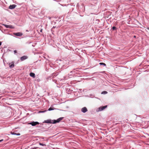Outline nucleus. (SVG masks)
<instances>
[{
  "mask_svg": "<svg viewBox=\"0 0 149 149\" xmlns=\"http://www.w3.org/2000/svg\"><path fill=\"white\" fill-rule=\"evenodd\" d=\"M134 37H136V36H134Z\"/></svg>",
  "mask_w": 149,
  "mask_h": 149,
  "instance_id": "22",
  "label": "nucleus"
},
{
  "mask_svg": "<svg viewBox=\"0 0 149 149\" xmlns=\"http://www.w3.org/2000/svg\"><path fill=\"white\" fill-rule=\"evenodd\" d=\"M116 29V27L115 26H113V27H112V29L113 30H115Z\"/></svg>",
  "mask_w": 149,
  "mask_h": 149,
  "instance_id": "16",
  "label": "nucleus"
},
{
  "mask_svg": "<svg viewBox=\"0 0 149 149\" xmlns=\"http://www.w3.org/2000/svg\"><path fill=\"white\" fill-rule=\"evenodd\" d=\"M9 67L10 68H13L15 66L14 64V63H13L11 64H9Z\"/></svg>",
  "mask_w": 149,
  "mask_h": 149,
  "instance_id": "11",
  "label": "nucleus"
},
{
  "mask_svg": "<svg viewBox=\"0 0 149 149\" xmlns=\"http://www.w3.org/2000/svg\"><path fill=\"white\" fill-rule=\"evenodd\" d=\"M1 42H0V46L1 45Z\"/></svg>",
  "mask_w": 149,
  "mask_h": 149,
  "instance_id": "20",
  "label": "nucleus"
},
{
  "mask_svg": "<svg viewBox=\"0 0 149 149\" xmlns=\"http://www.w3.org/2000/svg\"><path fill=\"white\" fill-rule=\"evenodd\" d=\"M55 109L54 107L52 108V107H51L49 108L48 110L50 111L51 110H54Z\"/></svg>",
  "mask_w": 149,
  "mask_h": 149,
  "instance_id": "12",
  "label": "nucleus"
},
{
  "mask_svg": "<svg viewBox=\"0 0 149 149\" xmlns=\"http://www.w3.org/2000/svg\"><path fill=\"white\" fill-rule=\"evenodd\" d=\"M39 123L37 122H33L30 123L29 124L33 126H35L39 124Z\"/></svg>",
  "mask_w": 149,
  "mask_h": 149,
  "instance_id": "3",
  "label": "nucleus"
},
{
  "mask_svg": "<svg viewBox=\"0 0 149 149\" xmlns=\"http://www.w3.org/2000/svg\"><path fill=\"white\" fill-rule=\"evenodd\" d=\"M44 111H40V112H44Z\"/></svg>",
  "mask_w": 149,
  "mask_h": 149,
  "instance_id": "21",
  "label": "nucleus"
},
{
  "mask_svg": "<svg viewBox=\"0 0 149 149\" xmlns=\"http://www.w3.org/2000/svg\"><path fill=\"white\" fill-rule=\"evenodd\" d=\"M2 141H3V139H1V140H0V142H1Z\"/></svg>",
  "mask_w": 149,
  "mask_h": 149,
  "instance_id": "18",
  "label": "nucleus"
},
{
  "mask_svg": "<svg viewBox=\"0 0 149 149\" xmlns=\"http://www.w3.org/2000/svg\"><path fill=\"white\" fill-rule=\"evenodd\" d=\"M3 25H4L6 28H10L12 29L14 28V27L12 25H8L5 24H3Z\"/></svg>",
  "mask_w": 149,
  "mask_h": 149,
  "instance_id": "5",
  "label": "nucleus"
},
{
  "mask_svg": "<svg viewBox=\"0 0 149 149\" xmlns=\"http://www.w3.org/2000/svg\"><path fill=\"white\" fill-rule=\"evenodd\" d=\"M11 134H13V135H20V134L19 133H17L15 132H11Z\"/></svg>",
  "mask_w": 149,
  "mask_h": 149,
  "instance_id": "10",
  "label": "nucleus"
},
{
  "mask_svg": "<svg viewBox=\"0 0 149 149\" xmlns=\"http://www.w3.org/2000/svg\"><path fill=\"white\" fill-rule=\"evenodd\" d=\"M42 29H41L40 30V31L41 32H42Z\"/></svg>",
  "mask_w": 149,
  "mask_h": 149,
  "instance_id": "19",
  "label": "nucleus"
},
{
  "mask_svg": "<svg viewBox=\"0 0 149 149\" xmlns=\"http://www.w3.org/2000/svg\"><path fill=\"white\" fill-rule=\"evenodd\" d=\"M16 5L15 4H13L12 5H10L9 7V8L11 9H14L16 7Z\"/></svg>",
  "mask_w": 149,
  "mask_h": 149,
  "instance_id": "7",
  "label": "nucleus"
},
{
  "mask_svg": "<svg viewBox=\"0 0 149 149\" xmlns=\"http://www.w3.org/2000/svg\"><path fill=\"white\" fill-rule=\"evenodd\" d=\"M39 144L40 145H41V146H46V145L45 144L42 143H39Z\"/></svg>",
  "mask_w": 149,
  "mask_h": 149,
  "instance_id": "15",
  "label": "nucleus"
},
{
  "mask_svg": "<svg viewBox=\"0 0 149 149\" xmlns=\"http://www.w3.org/2000/svg\"><path fill=\"white\" fill-rule=\"evenodd\" d=\"M29 75L30 76L33 77V78H34L35 77V74L34 73H33V72H31L30 73Z\"/></svg>",
  "mask_w": 149,
  "mask_h": 149,
  "instance_id": "9",
  "label": "nucleus"
},
{
  "mask_svg": "<svg viewBox=\"0 0 149 149\" xmlns=\"http://www.w3.org/2000/svg\"><path fill=\"white\" fill-rule=\"evenodd\" d=\"M107 93V92L105 91H104L102 92V94H105Z\"/></svg>",
  "mask_w": 149,
  "mask_h": 149,
  "instance_id": "13",
  "label": "nucleus"
},
{
  "mask_svg": "<svg viewBox=\"0 0 149 149\" xmlns=\"http://www.w3.org/2000/svg\"><path fill=\"white\" fill-rule=\"evenodd\" d=\"M14 52L15 53H16L17 52V51L16 50H15L14 51Z\"/></svg>",
  "mask_w": 149,
  "mask_h": 149,
  "instance_id": "17",
  "label": "nucleus"
},
{
  "mask_svg": "<svg viewBox=\"0 0 149 149\" xmlns=\"http://www.w3.org/2000/svg\"><path fill=\"white\" fill-rule=\"evenodd\" d=\"M27 58H28V57L27 56H23L22 57H21L20 58V60L21 61H23L26 59Z\"/></svg>",
  "mask_w": 149,
  "mask_h": 149,
  "instance_id": "8",
  "label": "nucleus"
},
{
  "mask_svg": "<svg viewBox=\"0 0 149 149\" xmlns=\"http://www.w3.org/2000/svg\"><path fill=\"white\" fill-rule=\"evenodd\" d=\"M107 107V105H105L104 106H101L100 107L97 109V112H99L100 111H102L104 110V109L106 108Z\"/></svg>",
  "mask_w": 149,
  "mask_h": 149,
  "instance_id": "2",
  "label": "nucleus"
},
{
  "mask_svg": "<svg viewBox=\"0 0 149 149\" xmlns=\"http://www.w3.org/2000/svg\"><path fill=\"white\" fill-rule=\"evenodd\" d=\"M13 34L14 35L16 36H21L23 35L22 33L21 32H18L17 33H14Z\"/></svg>",
  "mask_w": 149,
  "mask_h": 149,
  "instance_id": "4",
  "label": "nucleus"
},
{
  "mask_svg": "<svg viewBox=\"0 0 149 149\" xmlns=\"http://www.w3.org/2000/svg\"><path fill=\"white\" fill-rule=\"evenodd\" d=\"M100 65H103L105 66H106V64L105 63H100Z\"/></svg>",
  "mask_w": 149,
  "mask_h": 149,
  "instance_id": "14",
  "label": "nucleus"
},
{
  "mask_svg": "<svg viewBox=\"0 0 149 149\" xmlns=\"http://www.w3.org/2000/svg\"><path fill=\"white\" fill-rule=\"evenodd\" d=\"M81 111L83 113H85L88 111V109L86 107H84L81 109Z\"/></svg>",
  "mask_w": 149,
  "mask_h": 149,
  "instance_id": "6",
  "label": "nucleus"
},
{
  "mask_svg": "<svg viewBox=\"0 0 149 149\" xmlns=\"http://www.w3.org/2000/svg\"><path fill=\"white\" fill-rule=\"evenodd\" d=\"M63 118H60L57 120H48L46 121V122L47 123H51L53 124H55L56 123H59L60 121L63 119Z\"/></svg>",
  "mask_w": 149,
  "mask_h": 149,
  "instance_id": "1",
  "label": "nucleus"
}]
</instances>
